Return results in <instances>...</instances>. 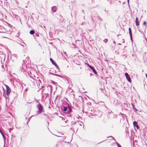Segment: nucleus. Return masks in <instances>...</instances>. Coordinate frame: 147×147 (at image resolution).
<instances>
[{
    "label": "nucleus",
    "mask_w": 147,
    "mask_h": 147,
    "mask_svg": "<svg viewBox=\"0 0 147 147\" xmlns=\"http://www.w3.org/2000/svg\"><path fill=\"white\" fill-rule=\"evenodd\" d=\"M68 107L69 110L67 112L69 113L71 111V109L69 105L66 102H64L63 104L61 107V109L63 110L64 112L67 111V108Z\"/></svg>",
    "instance_id": "f257e3e1"
},
{
    "label": "nucleus",
    "mask_w": 147,
    "mask_h": 147,
    "mask_svg": "<svg viewBox=\"0 0 147 147\" xmlns=\"http://www.w3.org/2000/svg\"><path fill=\"white\" fill-rule=\"evenodd\" d=\"M37 108L38 109L37 111V114H40L43 112V108L42 106L40 103L38 105H37Z\"/></svg>",
    "instance_id": "f03ea898"
},
{
    "label": "nucleus",
    "mask_w": 147,
    "mask_h": 147,
    "mask_svg": "<svg viewBox=\"0 0 147 147\" xmlns=\"http://www.w3.org/2000/svg\"><path fill=\"white\" fill-rule=\"evenodd\" d=\"M5 86L6 88V94L7 96H8L11 92V89L8 86L5 85Z\"/></svg>",
    "instance_id": "7ed1b4c3"
},
{
    "label": "nucleus",
    "mask_w": 147,
    "mask_h": 147,
    "mask_svg": "<svg viewBox=\"0 0 147 147\" xmlns=\"http://www.w3.org/2000/svg\"><path fill=\"white\" fill-rule=\"evenodd\" d=\"M88 66L92 70L93 72L95 74H97V73L96 71V70L93 67H92V66L89 65L88 64Z\"/></svg>",
    "instance_id": "20e7f679"
},
{
    "label": "nucleus",
    "mask_w": 147,
    "mask_h": 147,
    "mask_svg": "<svg viewBox=\"0 0 147 147\" xmlns=\"http://www.w3.org/2000/svg\"><path fill=\"white\" fill-rule=\"evenodd\" d=\"M50 60L51 62V63L54 65H55V66L58 69H59V67L57 65L56 63L53 61V60L51 58H50Z\"/></svg>",
    "instance_id": "39448f33"
},
{
    "label": "nucleus",
    "mask_w": 147,
    "mask_h": 147,
    "mask_svg": "<svg viewBox=\"0 0 147 147\" xmlns=\"http://www.w3.org/2000/svg\"><path fill=\"white\" fill-rule=\"evenodd\" d=\"M125 75L126 78L127 80L130 82H131V79L130 78V77L129 76V75L127 73H126L125 74Z\"/></svg>",
    "instance_id": "423d86ee"
},
{
    "label": "nucleus",
    "mask_w": 147,
    "mask_h": 147,
    "mask_svg": "<svg viewBox=\"0 0 147 147\" xmlns=\"http://www.w3.org/2000/svg\"><path fill=\"white\" fill-rule=\"evenodd\" d=\"M133 125L134 126L137 127L138 129H139V126L137 124V123L136 121H134L133 122Z\"/></svg>",
    "instance_id": "0eeeda50"
},
{
    "label": "nucleus",
    "mask_w": 147,
    "mask_h": 147,
    "mask_svg": "<svg viewBox=\"0 0 147 147\" xmlns=\"http://www.w3.org/2000/svg\"><path fill=\"white\" fill-rule=\"evenodd\" d=\"M56 7L55 6L51 8L52 11L53 12H55L56 11Z\"/></svg>",
    "instance_id": "6e6552de"
},
{
    "label": "nucleus",
    "mask_w": 147,
    "mask_h": 147,
    "mask_svg": "<svg viewBox=\"0 0 147 147\" xmlns=\"http://www.w3.org/2000/svg\"><path fill=\"white\" fill-rule=\"evenodd\" d=\"M136 26H138L139 24L138 21V18L137 17H136Z\"/></svg>",
    "instance_id": "1a4fd4ad"
},
{
    "label": "nucleus",
    "mask_w": 147,
    "mask_h": 147,
    "mask_svg": "<svg viewBox=\"0 0 147 147\" xmlns=\"http://www.w3.org/2000/svg\"><path fill=\"white\" fill-rule=\"evenodd\" d=\"M129 34L130 37H131V35H132V33H131V29L130 28H129Z\"/></svg>",
    "instance_id": "9d476101"
},
{
    "label": "nucleus",
    "mask_w": 147,
    "mask_h": 147,
    "mask_svg": "<svg viewBox=\"0 0 147 147\" xmlns=\"http://www.w3.org/2000/svg\"><path fill=\"white\" fill-rule=\"evenodd\" d=\"M35 33V31L34 30H31L30 31V34H34Z\"/></svg>",
    "instance_id": "9b49d317"
},
{
    "label": "nucleus",
    "mask_w": 147,
    "mask_h": 147,
    "mask_svg": "<svg viewBox=\"0 0 147 147\" xmlns=\"http://www.w3.org/2000/svg\"><path fill=\"white\" fill-rule=\"evenodd\" d=\"M3 90L4 91V88H3ZM3 96H4L5 98H6V94L4 92V93H3Z\"/></svg>",
    "instance_id": "f8f14e48"
},
{
    "label": "nucleus",
    "mask_w": 147,
    "mask_h": 147,
    "mask_svg": "<svg viewBox=\"0 0 147 147\" xmlns=\"http://www.w3.org/2000/svg\"><path fill=\"white\" fill-rule=\"evenodd\" d=\"M116 144L118 147H121V145L118 142H116Z\"/></svg>",
    "instance_id": "ddd939ff"
},
{
    "label": "nucleus",
    "mask_w": 147,
    "mask_h": 147,
    "mask_svg": "<svg viewBox=\"0 0 147 147\" xmlns=\"http://www.w3.org/2000/svg\"><path fill=\"white\" fill-rule=\"evenodd\" d=\"M143 25L146 26V27L147 26V23L146 21H144V22Z\"/></svg>",
    "instance_id": "4468645a"
},
{
    "label": "nucleus",
    "mask_w": 147,
    "mask_h": 147,
    "mask_svg": "<svg viewBox=\"0 0 147 147\" xmlns=\"http://www.w3.org/2000/svg\"><path fill=\"white\" fill-rule=\"evenodd\" d=\"M35 35L36 36H39V34L38 33H36L35 34Z\"/></svg>",
    "instance_id": "2eb2a0df"
},
{
    "label": "nucleus",
    "mask_w": 147,
    "mask_h": 147,
    "mask_svg": "<svg viewBox=\"0 0 147 147\" xmlns=\"http://www.w3.org/2000/svg\"><path fill=\"white\" fill-rule=\"evenodd\" d=\"M108 41V40L107 39H105L104 40V42L106 43Z\"/></svg>",
    "instance_id": "dca6fc26"
},
{
    "label": "nucleus",
    "mask_w": 147,
    "mask_h": 147,
    "mask_svg": "<svg viewBox=\"0 0 147 147\" xmlns=\"http://www.w3.org/2000/svg\"><path fill=\"white\" fill-rule=\"evenodd\" d=\"M2 136H3L4 139H5V137L4 135V134H2Z\"/></svg>",
    "instance_id": "f3484780"
},
{
    "label": "nucleus",
    "mask_w": 147,
    "mask_h": 147,
    "mask_svg": "<svg viewBox=\"0 0 147 147\" xmlns=\"http://www.w3.org/2000/svg\"><path fill=\"white\" fill-rule=\"evenodd\" d=\"M99 16H98V19L99 20H100V21H101V20H101V18H99Z\"/></svg>",
    "instance_id": "a211bd4d"
},
{
    "label": "nucleus",
    "mask_w": 147,
    "mask_h": 147,
    "mask_svg": "<svg viewBox=\"0 0 147 147\" xmlns=\"http://www.w3.org/2000/svg\"><path fill=\"white\" fill-rule=\"evenodd\" d=\"M55 76H57L59 77H61V76H60V75H57V74H55Z\"/></svg>",
    "instance_id": "6ab92c4d"
},
{
    "label": "nucleus",
    "mask_w": 147,
    "mask_h": 147,
    "mask_svg": "<svg viewBox=\"0 0 147 147\" xmlns=\"http://www.w3.org/2000/svg\"><path fill=\"white\" fill-rule=\"evenodd\" d=\"M0 132H1V133L2 135V134H3L0 130Z\"/></svg>",
    "instance_id": "aec40b11"
},
{
    "label": "nucleus",
    "mask_w": 147,
    "mask_h": 147,
    "mask_svg": "<svg viewBox=\"0 0 147 147\" xmlns=\"http://www.w3.org/2000/svg\"><path fill=\"white\" fill-rule=\"evenodd\" d=\"M0 132H1V133L2 135V134H3L0 130Z\"/></svg>",
    "instance_id": "412c9836"
},
{
    "label": "nucleus",
    "mask_w": 147,
    "mask_h": 147,
    "mask_svg": "<svg viewBox=\"0 0 147 147\" xmlns=\"http://www.w3.org/2000/svg\"><path fill=\"white\" fill-rule=\"evenodd\" d=\"M130 37V38H131V40L132 41V35H131V37Z\"/></svg>",
    "instance_id": "4be33fe9"
},
{
    "label": "nucleus",
    "mask_w": 147,
    "mask_h": 147,
    "mask_svg": "<svg viewBox=\"0 0 147 147\" xmlns=\"http://www.w3.org/2000/svg\"><path fill=\"white\" fill-rule=\"evenodd\" d=\"M123 41L122 42H123V43H124V42H125V41H124V39H123Z\"/></svg>",
    "instance_id": "5701e85b"
},
{
    "label": "nucleus",
    "mask_w": 147,
    "mask_h": 147,
    "mask_svg": "<svg viewBox=\"0 0 147 147\" xmlns=\"http://www.w3.org/2000/svg\"><path fill=\"white\" fill-rule=\"evenodd\" d=\"M132 106H133V108H134V109H135V108L134 107V105H133V104H132Z\"/></svg>",
    "instance_id": "b1692460"
},
{
    "label": "nucleus",
    "mask_w": 147,
    "mask_h": 147,
    "mask_svg": "<svg viewBox=\"0 0 147 147\" xmlns=\"http://www.w3.org/2000/svg\"><path fill=\"white\" fill-rule=\"evenodd\" d=\"M118 45H121V43H119L118 44Z\"/></svg>",
    "instance_id": "393cba45"
},
{
    "label": "nucleus",
    "mask_w": 147,
    "mask_h": 147,
    "mask_svg": "<svg viewBox=\"0 0 147 147\" xmlns=\"http://www.w3.org/2000/svg\"><path fill=\"white\" fill-rule=\"evenodd\" d=\"M82 124H83V123H81V124H80V125H82Z\"/></svg>",
    "instance_id": "a878e982"
},
{
    "label": "nucleus",
    "mask_w": 147,
    "mask_h": 147,
    "mask_svg": "<svg viewBox=\"0 0 147 147\" xmlns=\"http://www.w3.org/2000/svg\"><path fill=\"white\" fill-rule=\"evenodd\" d=\"M110 137H111L112 138H113L112 136H110Z\"/></svg>",
    "instance_id": "bb28decb"
},
{
    "label": "nucleus",
    "mask_w": 147,
    "mask_h": 147,
    "mask_svg": "<svg viewBox=\"0 0 147 147\" xmlns=\"http://www.w3.org/2000/svg\"><path fill=\"white\" fill-rule=\"evenodd\" d=\"M127 2H128V3H129V0H127Z\"/></svg>",
    "instance_id": "cd10ccee"
},
{
    "label": "nucleus",
    "mask_w": 147,
    "mask_h": 147,
    "mask_svg": "<svg viewBox=\"0 0 147 147\" xmlns=\"http://www.w3.org/2000/svg\"><path fill=\"white\" fill-rule=\"evenodd\" d=\"M27 88H26V91H27Z\"/></svg>",
    "instance_id": "c85d7f7f"
},
{
    "label": "nucleus",
    "mask_w": 147,
    "mask_h": 147,
    "mask_svg": "<svg viewBox=\"0 0 147 147\" xmlns=\"http://www.w3.org/2000/svg\"><path fill=\"white\" fill-rule=\"evenodd\" d=\"M113 43H115V41H114Z\"/></svg>",
    "instance_id": "c756f323"
},
{
    "label": "nucleus",
    "mask_w": 147,
    "mask_h": 147,
    "mask_svg": "<svg viewBox=\"0 0 147 147\" xmlns=\"http://www.w3.org/2000/svg\"><path fill=\"white\" fill-rule=\"evenodd\" d=\"M24 44L26 45V44H25V43H24Z\"/></svg>",
    "instance_id": "7c9ffc66"
},
{
    "label": "nucleus",
    "mask_w": 147,
    "mask_h": 147,
    "mask_svg": "<svg viewBox=\"0 0 147 147\" xmlns=\"http://www.w3.org/2000/svg\"><path fill=\"white\" fill-rule=\"evenodd\" d=\"M119 34H118V35H117V36H119Z\"/></svg>",
    "instance_id": "2f4dec72"
},
{
    "label": "nucleus",
    "mask_w": 147,
    "mask_h": 147,
    "mask_svg": "<svg viewBox=\"0 0 147 147\" xmlns=\"http://www.w3.org/2000/svg\"><path fill=\"white\" fill-rule=\"evenodd\" d=\"M55 136H57L56 135H55Z\"/></svg>",
    "instance_id": "473e14b6"
},
{
    "label": "nucleus",
    "mask_w": 147,
    "mask_h": 147,
    "mask_svg": "<svg viewBox=\"0 0 147 147\" xmlns=\"http://www.w3.org/2000/svg\"><path fill=\"white\" fill-rule=\"evenodd\" d=\"M55 136H57L56 135H55Z\"/></svg>",
    "instance_id": "72a5a7b5"
},
{
    "label": "nucleus",
    "mask_w": 147,
    "mask_h": 147,
    "mask_svg": "<svg viewBox=\"0 0 147 147\" xmlns=\"http://www.w3.org/2000/svg\"><path fill=\"white\" fill-rule=\"evenodd\" d=\"M55 136H57L56 135H55Z\"/></svg>",
    "instance_id": "f704fd0d"
}]
</instances>
